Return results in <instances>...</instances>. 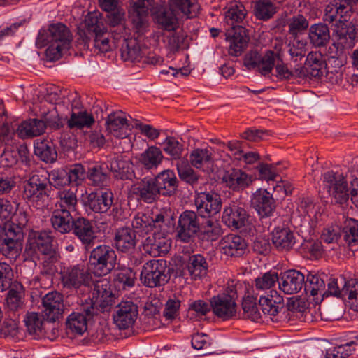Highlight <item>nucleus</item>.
<instances>
[{
  "label": "nucleus",
  "mask_w": 358,
  "mask_h": 358,
  "mask_svg": "<svg viewBox=\"0 0 358 358\" xmlns=\"http://www.w3.org/2000/svg\"><path fill=\"white\" fill-rule=\"evenodd\" d=\"M72 36L68 27L62 23L52 24L48 29H42L38 34L36 45L43 48L48 45L45 55L48 60H58L63 50L69 49Z\"/></svg>",
  "instance_id": "obj_1"
},
{
  "label": "nucleus",
  "mask_w": 358,
  "mask_h": 358,
  "mask_svg": "<svg viewBox=\"0 0 358 358\" xmlns=\"http://www.w3.org/2000/svg\"><path fill=\"white\" fill-rule=\"evenodd\" d=\"M22 227L15 223L6 225L0 231V254L10 260L20 257L24 243Z\"/></svg>",
  "instance_id": "obj_2"
},
{
  "label": "nucleus",
  "mask_w": 358,
  "mask_h": 358,
  "mask_svg": "<svg viewBox=\"0 0 358 358\" xmlns=\"http://www.w3.org/2000/svg\"><path fill=\"white\" fill-rule=\"evenodd\" d=\"M171 271L165 259H151L143 264L140 279L150 288L164 286L170 280Z\"/></svg>",
  "instance_id": "obj_3"
},
{
  "label": "nucleus",
  "mask_w": 358,
  "mask_h": 358,
  "mask_svg": "<svg viewBox=\"0 0 358 358\" xmlns=\"http://www.w3.org/2000/svg\"><path fill=\"white\" fill-rule=\"evenodd\" d=\"M116 261V252L110 245H99L90 252L89 268L95 275L104 276L115 269Z\"/></svg>",
  "instance_id": "obj_4"
},
{
  "label": "nucleus",
  "mask_w": 358,
  "mask_h": 358,
  "mask_svg": "<svg viewBox=\"0 0 358 358\" xmlns=\"http://www.w3.org/2000/svg\"><path fill=\"white\" fill-rule=\"evenodd\" d=\"M99 316L98 309L81 300L78 312L70 314L66 321V329L72 334L82 335L87 329V324Z\"/></svg>",
  "instance_id": "obj_5"
},
{
  "label": "nucleus",
  "mask_w": 358,
  "mask_h": 358,
  "mask_svg": "<svg viewBox=\"0 0 358 358\" xmlns=\"http://www.w3.org/2000/svg\"><path fill=\"white\" fill-rule=\"evenodd\" d=\"M115 296L111 289V285L106 280L96 281L92 289V296L83 301L84 303L92 304L98 309V315L108 311L115 304Z\"/></svg>",
  "instance_id": "obj_6"
},
{
  "label": "nucleus",
  "mask_w": 358,
  "mask_h": 358,
  "mask_svg": "<svg viewBox=\"0 0 358 358\" xmlns=\"http://www.w3.org/2000/svg\"><path fill=\"white\" fill-rule=\"evenodd\" d=\"M350 174L346 173L345 176L338 172L329 171L323 175V185L329 193L334 198L336 202L343 204L349 199L348 182L346 178Z\"/></svg>",
  "instance_id": "obj_7"
},
{
  "label": "nucleus",
  "mask_w": 358,
  "mask_h": 358,
  "mask_svg": "<svg viewBox=\"0 0 358 358\" xmlns=\"http://www.w3.org/2000/svg\"><path fill=\"white\" fill-rule=\"evenodd\" d=\"M238 298L236 291L231 288L227 293L220 294L210 299L212 311L218 317L227 320L236 317Z\"/></svg>",
  "instance_id": "obj_8"
},
{
  "label": "nucleus",
  "mask_w": 358,
  "mask_h": 358,
  "mask_svg": "<svg viewBox=\"0 0 358 358\" xmlns=\"http://www.w3.org/2000/svg\"><path fill=\"white\" fill-rule=\"evenodd\" d=\"M201 217L192 210H185L179 216L176 227L177 237L189 243L201 230Z\"/></svg>",
  "instance_id": "obj_9"
},
{
  "label": "nucleus",
  "mask_w": 358,
  "mask_h": 358,
  "mask_svg": "<svg viewBox=\"0 0 358 358\" xmlns=\"http://www.w3.org/2000/svg\"><path fill=\"white\" fill-rule=\"evenodd\" d=\"M194 204L201 217L211 218L220 213L222 199L217 193L203 192L196 194Z\"/></svg>",
  "instance_id": "obj_10"
},
{
  "label": "nucleus",
  "mask_w": 358,
  "mask_h": 358,
  "mask_svg": "<svg viewBox=\"0 0 358 358\" xmlns=\"http://www.w3.org/2000/svg\"><path fill=\"white\" fill-rule=\"evenodd\" d=\"M55 248L50 231L34 230L29 231L25 245V252L28 255L33 256L38 253L41 255Z\"/></svg>",
  "instance_id": "obj_11"
},
{
  "label": "nucleus",
  "mask_w": 358,
  "mask_h": 358,
  "mask_svg": "<svg viewBox=\"0 0 358 358\" xmlns=\"http://www.w3.org/2000/svg\"><path fill=\"white\" fill-rule=\"evenodd\" d=\"M352 14V6L344 0H334L327 4L324 10L323 20L329 24L336 22L337 28L340 24L348 22Z\"/></svg>",
  "instance_id": "obj_12"
},
{
  "label": "nucleus",
  "mask_w": 358,
  "mask_h": 358,
  "mask_svg": "<svg viewBox=\"0 0 358 358\" xmlns=\"http://www.w3.org/2000/svg\"><path fill=\"white\" fill-rule=\"evenodd\" d=\"M138 315V306L132 301H122L115 306L113 321L120 329L131 327Z\"/></svg>",
  "instance_id": "obj_13"
},
{
  "label": "nucleus",
  "mask_w": 358,
  "mask_h": 358,
  "mask_svg": "<svg viewBox=\"0 0 358 358\" xmlns=\"http://www.w3.org/2000/svg\"><path fill=\"white\" fill-rule=\"evenodd\" d=\"M61 282L67 289H78L83 287L86 288L89 274L83 265H72L64 267L61 271Z\"/></svg>",
  "instance_id": "obj_14"
},
{
  "label": "nucleus",
  "mask_w": 358,
  "mask_h": 358,
  "mask_svg": "<svg viewBox=\"0 0 358 358\" xmlns=\"http://www.w3.org/2000/svg\"><path fill=\"white\" fill-rule=\"evenodd\" d=\"M248 220L249 214L240 203L231 202L224 208L222 221L230 228L239 229L248 224Z\"/></svg>",
  "instance_id": "obj_15"
},
{
  "label": "nucleus",
  "mask_w": 358,
  "mask_h": 358,
  "mask_svg": "<svg viewBox=\"0 0 358 358\" xmlns=\"http://www.w3.org/2000/svg\"><path fill=\"white\" fill-rule=\"evenodd\" d=\"M106 168L113 173V177L119 180H131L134 175L132 164L118 153L106 156Z\"/></svg>",
  "instance_id": "obj_16"
},
{
  "label": "nucleus",
  "mask_w": 358,
  "mask_h": 358,
  "mask_svg": "<svg viewBox=\"0 0 358 358\" xmlns=\"http://www.w3.org/2000/svg\"><path fill=\"white\" fill-rule=\"evenodd\" d=\"M43 313L47 320L54 322L62 317L64 311L63 295L57 292L46 294L42 299Z\"/></svg>",
  "instance_id": "obj_17"
},
{
  "label": "nucleus",
  "mask_w": 358,
  "mask_h": 358,
  "mask_svg": "<svg viewBox=\"0 0 358 358\" xmlns=\"http://www.w3.org/2000/svg\"><path fill=\"white\" fill-rule=\"evenodd\" d=\"M259 306L264 315L270 316L271 320L278 322V314L284 308L283 298L275 290H270L266 295H260Z\"/></svg>",
  "instance_id": "obj_18"
},
{
  "label": "nucleus",
  "mask_w": 358,
  "mask_h": 358,
  "mask_svg": "<svg viewBox=\"0 0 358 358\" xmlns=\"http://www.w3.org/2000/svg\"><path fill=\"white\" fill-rule=\"evenodd\" d=\"M304 275L294 269L280 273L278 282L279 289L286 294H296L304 287Z\"/></svg>",
  "instance_id": "obj_19"
},
{
  "label": "nucleus",
  "mask_w": 358,
  "mask_h": 358,
  "mask_svg": "<svg viewBox=\"0 0 358 358\" xmlns=\"http://www.w3.org/2000/svg\"><path fill=\"white\" fill-rule=\"evenodd\" d=\"M226 40L229 43V54L240 56L248 47L250 38L247 30L243 26L234 27L226 34Z\"/></svg>",
  "instance_id": "obj_20"
},
{
  "label": "nucleus",
  "mask_w": 358,
  "mask_h": 358,
  "mask_svg": "<svg viewBox=\"0 0 358 358\" xmlns=\"http://www.w3.org/2000/svg\"><path fill=\"white\" fill-rule=\"evenodd\" d=\"M47 176L35 173L27 181L24 188V193L29 198L43 199L48 198L50 194V188L48 185Z\"/></svg>",
  "instance_id": "obj_21"
},
{
  "label": "nucleus",
  "mask_w": 358,
  "mask_h": 358,
  "mask_svg": "<svg viewBox=\"0 0 358 358\" xmlns=\"http://www.w3.org/2000/svg\"><path fill=\"white\" fill-rule=\"evenodd\" d=\"M251 205L261 218L271 217L276 208L272 195L266 189H259L252 195Z\"/></svg>",
  "instance_id": "obj_22"
},
{
  "label": "nucleus",
  "mask_w": 358,
  "mask_h": 358,
  "mask_svg": "<svg viewBox=\"0 0 358 358\" xmlns=\"http://www.w3.org/2000/svg\"><path fill=\"white\" fill-rule=\"evenodd\" d=\"M130 192L138 201L146 203L157 201L161 195L152 178L142 180L140 182L132 185Z\"/></svg>",
  "instance_id": "obj_23"
},
{
  "label": "nucleus",
  "mask_w": 358,
  "mask_h": 358,
  "mask_svg": "<svg viewBox=\"0 0 358 358\" xmlns=\"http://www.w3.org/2000/svg\"><path fill=\"white\" fill-rule=\"evenodd\" d=\"M148 53V48L135 38H124L121 44L120 55L124 61L140 62Z\"/></svg>",
  "instance_id": "obj_24"
},
{
  "label": "nucleus",
  "mask_w": 358,
  "mask_h": 358,
  "mask_svg": "<svg viewBox=\"0 0 358 358\" xmlns=\"http://www.w3.org/2000/svg\"><path fill=\"white\" fill-rule=\"evenodd\" d=\"M71 231L86 249L92 245L96 238L92 222L84 217L75 219Z\"/></svg>",
  "instance_id": "obj_25"
},
{
  "label": "nucleus",
  "mask_w": 358,
  "mask_h": 358,
  "mask_svg": "<svg viewBox=\"0 0 358 358\" xmlns=\"http://www.w3.org/2000/svg\"><path fill=\"white\" fill-rule=\"evenodd\" d=\"M152 179L161 195L172 196L176 194L179 181L173 170H164Z\"/></svg>",
  "instance_id": "obj_26"
},
{
  "label": "nucleus",
  "mask_w": 358,
  "mask_h": 358,
  "mask_svg": "<svg viewBox=\"0 0 358 358\" xmlns=\"http://www.w3.org/2000/svg\"><path fill=\"white\" fill-rule=\"evenodd\" d=\"M145 250L153 256L166 254L171 248V240L164 233L155 231L143 241Z\"/></svg>",
  "instance_id": "obj_27"
},
{
  "label": "nucleus",
  "mask_w": 358,
  "mask_h": 358,
  "mask_svg": "<svg viewBox=\"0 0 358 358\" xmlns=\"http://www.w3.org/2000/svg\"><path fill=\"white\" fill-rule=\"evenodd\" d=\"M180 17H181L169 6L158 8L154 13L157 27L166 31H176L178 29Z\"/></svg>",
  "instance_id": "obj_28"
},
{
  "label": "nucleus",
  "mask_w": 358,
  "mask_h": 358,
  "mask_svg": "<svg viewBox=\"0 0 358 358\" xmlns=\"http://www.w3.org/2000/svg\"><path fill=\"white\" fill-rule=\"evenodd\" d=\"M248 244L245 240L236 234H228L220 241V247L223 254L229 257H241L245 252Z\"/></svg>",
  "instance_id": "obj_29"
},
{
  "label": "nucleus",
  "mask_w": 358,
  "mask_h": 358,
  "mask_svg": "<svg viewBox=\"0 0 358 358\" xmlns=\"http://www.w3.org/2000/svg\"><path fill=\"white\" fill-rule=\"evenodd\" d=\"M106 131L118 138H124L129 136V124L122 111L112 113L108 115L106 121Z\"/></svg>",
  "instance_id": "obj_30"
},
{
  "label": "nucleus",
  "mask_w": 358,
  "mask_h": 358,
  "mask_svg": "<svg viewBox=\"0 0 358 358\" xmlns=\"http://www.w3.org/2000/svg\"><path fill=\"white\" fill-rule=\"evenodd\" d=\"M113 203V194L111 192H91L87 195L86 206L96 213L108 212Z\"/></svg>",
  "instance_id": "obj_31"
},
{
  "label": "nucleus",
  "mask_w": 358,
  "mask_h": 358,
  "mask_svg": "<svg viewBox=\"0 0 358 358\" xmlns=\"http://www.w3.org/2000/svg\"><path fill=\"white\" fill-rule=\"evenodd\" d=\"M222 181L231 189L240 191L249 187L252 182V178L241 169H231L224 173Z\"/></svg>",
  "instance_id": "obj_32"
},
{
  "label": "nucleus",
  "mask_w": 358,
  "mask_h": 358,
  "mask_svg": "<svg viewBox=\"0 0 358 358\" xmlns=\"http://www.w3.org/2000/svg\"><path fill=\"white\" fill-rule=\"evenodd\" d=\"M271 240L274 247L281 252L289 251L296 243L294 233L288 227H275L271 234Z\"/></svg>",
  "instance_id": "obj_33"
},
{
  "label": "nucleus",
  "mask_w": 358,
  "mask_h": 358,
  "mask_svg": "<svg viewBox=\"0 0 358 358\" xmlns=\"http://www.w3.org/2000/svg\"><path fill=\"white\" fill-rule=\"evenodd\" d=\"M75 219L69 210L56 208L53 210L50 222L53 229L62 234L69 233L73 228Z\"/></svg>",
  "instance_id": "obj_34"
},
{
  "label": "nucleus",
  "mask_w": 358,
  "mask_h": 358,
  "mask_svg": "<svg viewBox=\"0 0 358 358\" xmlns=\"http://www.w3.org/2000/svg\"><path fill=\"white\" fill-rule=\"evenodd\" d=\"M114 243L117 250L122 252H131L136 245L134 230L129 227L119 228L115 234Z\"/></svg>",
  "instance_id": "obj_35"
},
{
  "label": "nucleus",
  "mask_w": 358,
  "mask_h": 358,
  "mask_svg": "<svg viewBox=\"0 0 358 358\" xmlns=\"http://www.w3.org/2000/svg\"><path fill=\"white\" fill-rule=\"evenodd\" d=\"M46 124L43 120L37 118L23 121L18 126L16 134L22 139L31 138L43 134Z\"/></svg>",
  "instance_id": "obj_36"
},
{
  "label": "nucleus",
  "mask_w": 358,
  "mask_h": 358,
  "mask_svg": "<svg viewBox=\"0 0 358 358\" xmlns=\"http://www.w3.org/2000/svg\"><path fill=\"white\" fill-rule=\"evenodd\" d=\"M191 165L196 169L210 173L214 171V159L213 152L208 149H194L189 155Z\"/></svg>",
  "instance_id": "obj_37"
},
{
  "label": "nucleus",
  "mask_w": 358,
  "mask_h": 358,
  "mask_svg": "<svg viewBox=\"0 0 358 358\" xmlns=\"http://www.w3.org/2000/svg\"><path fill=\"white\" fill-rule=\"evenodd\" d=\"M44 317V315L35 312L27 313L24 317V322L27 331L35 339L48 336Z\"/></svg>",
  "instance_id": "obj_38"
},
{
  "label": "nucleus",
  "mask_w": 358,
  "mask_h": 358,
  "mask_svg": "<svg viewBox=\"0 0 358 358\" xmlns=\"http://www.w3.org/2000/svg\"><path fill=\"white\" fill-rule=\"evenodd\" d=\"M352 48V43L346 44L345 41L338 38V41L334 42L328 48L329 62L332 61L337 67L343 66L346 63L348 50Z\"/></svg>",
  "instance_id": "obj_39"
},
{
  "label": "nucleus",
  "mask_w": 358,
  "mask_h": 358,
  "mask_svg": "<svg viewBox=\"0 0 358 358\" xmlns=\"http://www.w3.org/2000/svg\"><path fill=\"white\" fill-rule=\"evenodd\" d=\"M310 43L315 48L324 47L329 42L330 31L325 23L311 25L308 29Z\"/></svg>",
  "instance_id": "obj_40"
},
{
  "label": "nucleus",
  "mask_w": 358,
  "mask_h": 358,
  "mask_svg": "<svg viewBox=\"0 0 358 358\" xmlns=\"http://www.w3.org/2000/svg\"><path fill=\"white\" fill-rule=\"evenodd\" d=\"M34 154L45 163H54L57 159L55 145L46 139H38L34 142Z\"/></svg>",
  "instance_id": "obj_41"
},
{
  "label": "nucleus",
  "mask_w": 358,
  "mask_h": 358,
  "mask_svg": "<svg viewBox=\"0 0 358 358\" xmlns=\"http://www.w3.org/2000/svg\"><path fill=\"white\" fill-rule=\"evenodd\" d=\"M168 6L181 17H194L199 10L196 0H168Z\"/></svg>",
  "instance_id": "obj_42"
},
{
  "label": "nucleus",
  "mask_w": 358,
  "mask_h": 358,
  "mask_svg": "<svg viewBox=\"0 0 358 358\" xmlns=\"http://www.w3.org/2000/svg\"><path fill=\"white\" fill-rule=\"evenodd\" d=\"M305 65L310 78H317L322 76L327 64L321 52L311 51L306 56Z\"/></svg>",
  "instance_id": "obj_43"
},
{
  "label": "nucleus",
  "mask_w": 358,
  "mask_h": 358,
  "mask_svg": "<svg viewBox=\"0 0 358 358\" xmlns=\"http://www.w3.org/2000/svg\"><path fill=\"white\" fill-rule=\"evenodd\" d=\"M164 43L166 48L173 52L189 47L187 36L182 31H168V34L164 35Z\"/></svg>",
  "instance_id": "obj_44"
},
{
  "label": "nucleus",
  "mask_w": 358,
  "mask_h": 358,
  "mask_svg": "<svg viewBox=\"0 0 358 358\" xmlns=\"http://www.w3.org/2000/svg\"><path fill=\"white\" fill-rule=\"evenodd\" d=\"M186 268L189 275L196 279L206 274L208 263L201 255H194L189 257Z\"/></svg>",
  "instance_id": "obj_45"
},
{
  "label": "nucleus",
  "mask_w": 358,
  "mask_h": 358,
  "mask_svg": "<svg viewBox=\"0 0 358 358\" xmlns=\"http://www.w3.org/2000/svg\"><path fill=\"white\" fill-rule=\"evenodd\" d=\"M41 255L43 256L41 262V273L50 276L55 275L57 272V264L60 259V254L57 248Z\"/></svg>",
  "instance_id": "obj_46"
},
{
  "label": "nucleus",
  "mask_w": 358,
  "mask_h": 358,
  "mask_svg": "<svg viewBox=\"0 0 358 358\" xmlns=\"http://www.w3.org/2000/svg\"><path fill=\"white\" fill-rule=\"evenodd\" d=\"M256 296H247L243 297L242 301L243 317L249 319L253 322H258L261 319L262 314L259 309L257 302L258 301L257 295Z\"/></svg>",
  "instance_id": "obj_47"
},
{
  "label": "nucleus",
  "mask_w": 358,
  "mask_h": 358,
  "mask_svg": "<svg viewBox=\"0 0 358 358\" xmlns=\"http://www.w3.org/2000/svg\"><path fill=\"white\" fill-rule=\"evenodd\" d=\"M115 282L123 289L132 287L136 280V273L134 271L124 266H120L115 269Z\"/></svg>",
  "instance_id": "obj_48"
},
{
  "label": "nucleus",
  "mask_w": 358,
  "mask_h": 358,
  "mask_svg": "<svg viewBox=\"0 0 358 358\" xmlns=\"http://www.w3.org/2000/svg\"><path fill=\"white\" fill-rule=\"evenodd\" d=\"M94 123V118L93 115L86 110L72 111L71 117L67 121L69 128L76 129L90 127Z\"/></svg>",
  "instance_id": "obj_49"
},
{
  "label": "nucleus",
  "mask_w": 358,
  "mask_h": 358,
  "mask_svg": "<svg viewBox=\"0 0 358 358\" xmlns=\"http://www.w3.org/2000/svg\"><path fill=\"white\" fill-rule=\"evenodd\" d=\"M162 149L171 160H181L184 151L183 144L173 136H167L161 143Z\"/></svg>",
  "instance_id": "obj_50"
},
{
  "label": "nucleus",
  "mask_w": 358,
  "mask_h": 358,
  "mask_svg": "<svg viewBox=\"0 0 358 358\" xmlns=\"http://www.w3.org/2000/svg\"><path fill=\"white\" fill-rule=\"evenodd\" d=\"M342 234L349 246H356L358 244V220L346 218L341 227Z\"/></svg>",
  "instance_id": "obj_51"
},
{
  "label": "nucleus",
  "mask_w": 358,
  "mask_h": 358,
  "mask_svg": "<svg viewBox=\"0 0 358 358\" xmlns=\"http://www.w3.org/2000/svg\"><path fill=\"white\" fill-rule=\"evenodd\" d=\"M246 16V10L241 3L234 2L231 3L225 12V22L232 27H238L236 23H241Z\"/></svg>",
  "instance_id": "obj_52"
},
{
  "label": "nucleus",
  "mask_w": 358,
  "mask_h": 358,
  "mask_svg": "<svg viewBox=\"0 0 358 358\" xmlns=\"http://www.w3.org/2000/svg\"><path fill=\"white\" fill-rule=\"evenodd\" d=\"M176 169L181 180L191 185L198 183L199 175L194 171L187 160L182 159L178 161Z\"/></svg>",
  "instance_id": "obj_53"
},
{
  "label": "nucleus",
  "mask_w": 358,
  "mask_h": 358,
  "mask_svg": "<svg viewBox=\"0 0 358 358\" xmlns=\"http://www.w3.org/2000/svg\"><path fill=\"white\" fill-rule=\"evenodd\" d=\"M162 159L161 150L156 146H150L141 155L140 162L147 169H152L161 164Z\"/></svg>",
  "instance_id": "obj_54"
},
{
  "label": "nucleus",
  "mask_w": 358,
  "mask_h": 358,
  "mask_svg": "<svg viewBox=\"0 0 358 358\" xmlns=\"http://www.w3.org/2000/svg\"><path fill=\"white\" fill-rule=\"evenodd\" d=\"M280 55L272 50H267L260 59L257 66L258 71L264 76H270L273 67H275Z\"/></svg>",
  "instance_id": "obj_55"
},
{
  "label": "nucleus",
  "mask_w": 358,
  "mask_h": 358,
  "mask_svg": "<svg viewBox=\"0 0 358 358\" xmlns=\"http://www.w3.org/2000/svg\"><path fill=\"white\" fill-rule=\"evenodd\" d=\"M24 292L20 284L15 285L8 292L6 301L8 308L12 311H17L22 308Z\"/></svg>",
  "instance_id": "obj_56"
},
{
  "label": "nucleus",
  "mask_w": 358,
  "mask_h": 358,
  "mask_svg": "<svg viewBox=\"0 0 358 358\" xmlns=\"http://www.w3.org/2000/svg\"><path fill=\"white\" fill-rule=\"evenodd\" d=\"M205 221L201 224L200 231L203 238L207 241H216L222 234V229L219 223L213 217L204 218Z\"/></svg>",
  "instance_id": "obj_57"
},
{
  "label": "nucleus",
  "mask_w": 358,
  "mask_h": 358,
  "mask_svg": "<svg viewBox=\"0 0 358 358\" xmlns=\"http://www.w3.org/2000/svg\"><path fill=\"white\" fill-rule=\"evenodd\" d=\"M338 38L345 41L346 44L352 43V47L355 41L358 39V27L352 23L340 24V28L336 31Z\"/></svg>",
  "instance_id": "obj_58"
},
{
  "label": "nucleus",
  "mask_w": 358,
  "mask_h": 358,
  "mask_svg": "<svg viewBox=\"0 0 358 358\" xmlns=\"http://www.w3.org/2000/svg\"><path fill=\"white\" fill-rule=\"evenodd\" d=\"M275 7L268 0H259L255 4V15L262 20H268L276 13Z\"/></svg>",
  "instance_id": "obj_59"
},
{
  "label": "nucleus",
  "mask_w": 358,
  "mask_h": 358,
  "mask_svg": "<svg viewBox=\"0 0 358 358\" xmlns=\"http://www.w3.org/2000/svg\"><path fill=\"white\" fill-rule=\"evenodd\" d=\"M304 289L306 292H310L312 296H316L322 293L325 289V281L321 275L310 273L307 275L306 282H305Z\"/></svg>",
  "instance_id": "obj_60"
},
{
  "label": "nucleus",
  "mask_w": 358,
  "mask_h": 358,
  "mask_svg": "<svg viewBox=\"0 0 358 358\" xmlns=\"http://www.w3.org/2000/svg\"><path fill=\"white\" fill-rule=\"evenodd\" d=\"M59 201L56 205L57 208L69 210V212L75 211L78 203L76 191L72 189L64 190L59 193Z\"/></svg>",
  "instance_id": "obj_61"
},
{
  "label": "nucleus",
  "mask_w": 358,
  "mask_h": 358,
  "mask_svg": "<svg viewBox=\"0 0 358 358\" xmlns=\"http://www.w3.org/2000/svg\"><path fill=\"white\" fill-rule=\"evenodd\" d=\"M153 222L152 217L145 213H138L131 222L132 229L142 234H148L154 229Z\"/></svg>",
  "instance_id": "obj_62"
},
{
  "label": "nucleus",
  "mask_w": 358,
  "mask_h": 358,
  "mask_svg": "<svg viewBox=\"0 0 358 358\" xmlns=\"http://www.w3.org/2000/svg\"><path fill=\"white\" fill-rule=\"evenodd\" d=\"M85 27L92 36L98 33H105L106 28L96 13H89L85 20Z\"/></svg>",
  "instance_id": "obj_63"
},
{
  "label": "nucleus",
  "mask_w": 358,
  "mask_h": 358,
  "mask_svg": "<svg viewBox=\"0 0 358 358\" xmlns=\"http://www.w3.org/2000/svg\"><path fill=\"white\" fill-rule=\"evenodd\" d=\"M67 171L64 169H54L48 173V185L50 188L53 186L57 189H62L68 185Z\"/></svg>",
  "instance_id": "obj_64"
}]
</instances>
